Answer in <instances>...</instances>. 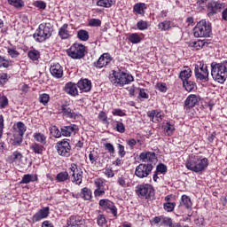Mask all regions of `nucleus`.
Listing matches in <instances>:
<instances>
[{
	"instance_id": "a19ab883",
	"label": "nucleus",
	"mask_w": 227,
	"mask_h": 227,
	"mask_svg": "<svg viewBox=\"0 0 227 227\" xmlns=\"http://www.w3.org/2000/svg\"><path fill=\"white\" fill-rule=\"evenodd\" d=\"M8 106H10L8 97H6L3 92H0V109H6Z\"/></svg>"
},
{
	"instance_id": "6e6d98bb",
	"label": "nucleus",
	"mask_w": 227,
	"mask_h": 227,
	"mask_svg": "<svg viewBox=\"0 0 227 227\" xmlns=\"http://www.w3.org/2000/svg\"><path fill=\"white\" fill-rule=\"evenodd\" d=\"M97 4L103 8H111L113 6V0H98Z\"/></svg>"
},
{
	"instance_id": "f8f14e48",
	"label": "nucleus",
	"mask_w": 227,
	"mask_h": 227,
	"mask_svg": "<svg viewBox=\"0 0 227 227\" xmlns=\"http://www.w3.org/2000/svg\"><path fill=\"white\" fill-rule=\"evenodd\" d=\"M194 74L196 79L199 81L208 82V66L205 64H200V67L198 65L195 66Z\"/></svg>"
},
{
	"instance_id": "a211bd4d",
	"label": "nucleus",
	"mask_w": 227,
	"mask_h": 227,
	"mask_svg": "<svg viewBox=\"0 0 227 227\" xmlns=\"http://www.w3.org/2000/svg\"><path fill=\"white\" fill-rule=\"evenodd\" d=\"M77 132H79V126L76 124L61 127V134L63 137H72V135L75 136Z\"/></svg>"
},
{
	"instance_id": "052dcab7",
	"label": "nucleus",
	"mask_w": 227,
	"mask_h": 227,
	"mask_svg": "<svg viewBox=\"0 0 227 227\" xmlns=\"http://www.w3.org/2000/svg\"><path fill=\"white\" fill-rule=\"evenodd\" d=\"M118 155L121 159H123L127 155L125 146L121 144H117Z\"/></svg>"
},
{
	"instance_id": "6e6552de",
	"label": "nucleus",
	"mask_w": 227,
	"mask_h": 227,
	"mask_svg": "<svg viewBox=\"0 0 227 227\" xmlns=\"http://www.w3.org/2000/svg\"><path fill=\"white\" fill-rule=\"evenodd\" d=\"M69 141L70 139L64 138L56 143L55 149L60 157H70L72 155V145Z\"/></svg>"
},
{
	"instance_id": "dca6fc26",
	"label": "nucleus",
	"mask_w": 227,
	"mask_h": 227,
	"mask_svg": "<svg viewBox=\"0 0 227 227\" xmlns=\"http://www.w3.org/2000/svg\"><path fill=\"white\" fill-rule=\"evenodd\" d=\"M84 226V219L79 215H73L67 220L66 227H82Z\"/></svg>"
},
{
	"instance_id": "bf43d9fd",
	"label": "nucleus",
	"mask_w": 227,
	"mask_h": 227,
	"mask_svg": "<svg viewBox=\"0 0 227 227\" xmlns=\"http://www.w3.org/2000/svg\"><path fill=\"white\" fill-rule=\"evenodd\" d=\"M89 26L90 27H100L102 26V20L99 19H90L89 20Z\"/></svg>"
},
{
	"instance_id": "0e129e2a",
	"label": "nucleus",
	"mask_w": 227,
	"mask_h": 227,
	"mask_svg": "<svg viewBox=\"0 0 227 227\" xmlns=\"http://www.w3.org/2000/svg\"><path fill=\"white\" fill-rule=\"evenodd\" d=\"M52 134H53V137H55L56 139H59V137L63 136L61 133V128L59 129L56 126H53Z\"/></svg>"
},
{
	"instance_id": "7c9ffc66",
	"label": "nucleus",
	"mask_w": 227,
	"mask_h": 227,
	"mask_svg": "<svg viewBox=\"0 0 227 227\" xmlns=\"http://www.w3.org/2000/svg\"><path fill=\"white\" fill-rule=\"evenodd\" d=\"M33 137L36 143H39V145H43L44 146L47 145V136L43 133L35 132L33 134Z\"/></svg>"
},
{
	"instance_id": "5701e85b",
	"label": "nucleus",
	"mask_w": 227,
	"mask_h": 227,
	"mask_svg": "<svg viewBox=\"0 0 227 227\" xmlns=\"http://www.w3.org/2000/svg\"><path fill=\"white\" fill-rule=\"evenodd\" d=\"M77 83H74L72 82H69L66 83L64 87V91L67 93V95H70L71 97H77L79 95V90H77Z\"/></svg>"
},
{
	"instance_id": "c85d7f7f",
	"label": "nucleus",
	"mask_w": 227,
	"mask_h": 227,
	"mask_svg": "<svg viewBox=\"0 0 227 227\" xmlns=\"http://www.w3.org/2000/svg\"><path fill=\"white\" fill-rule=\"evenodd\" d=\"M179 207H185L187 210L192 209V200L188 195H182Z\"/></svg>"
},
{
	"instance_id": "79ce46f5",
	"label": "nucleus",
	"mask_w": 227,
	"mask_h": 227,
	"mask_svg": "<svg viewBox=\"0 0 227 227\" xmlns=\"http://www.w3.org/2000/svg\"><path fill=\"white\" fill-rule=\"evenodd\" d=\"M117 184L123 189L129 187V183L127 182V176L125 175H119L117 176Z\"/></svg>"
},
{
	"instance_id": "20e7f679",
	"label": "nucleus",
	"mask_w": 227,
	"mask_h": 227,
	"mask_svg": "<svg viewBox=\"0 0 227 227\" xmlns=\"http://www.w3.org/2000/svg\"><path fill=\"white\" fill-rule=\"evenodd\" d=\"M110 81L113 84H119V86H125L134 82V76L123 71H114L110 75Z\"/></svg>"
},
{
	"instance_id": "4d7b16f0",
	"label": "nucleus",
	"mask_w": 227,
	"mask_h": 227,
	"mask_svg": "<svg viewBox=\"0 0 227 227\" xmlns=\"http://www.w3.org/2000/svg\"><path fill=\"white\" fill-rule=\"evenodd\" d=\"M175 207H176V202H165L163 204V208L166 212H173V210H175Z\"/></svg>"
},
{
	"instance_id": "13d9d810",
	"label": "nucleus",
	"mask_w": 227,
	"mask_h": 227,
	"mask_svg": "<svg viewBox=\"0 0 227 227\" xmlns=\"http://www.w3.org/2000/svg\"><path fill=\"white\" fill-rule=\"evenodd\" d=\"M115 123V130L120 134H125V124L120 121H116Z\"/></svg>"
},
{
	"instance_id": "9d476101",
	"label": "nucleus",
	"mask_w": 227,
	"mask_h": 227,
	"mask_svg": "<svg viewBox=\"0 0 227 227\" xmlns=\"http://www.w3.org/2000/svg\"><path fill=\"white\" fill-rule=\"evenodd\" d=\"M153 165L151 163H140L135 169V175L137 178H147L152 175Z\"/></svg>"
},
{
	"instance_id": "680f3d73",
	"label": "nucleus",
	"mask_w": 227,
	"mask_h": 227,
	"mask_svg": "<svg viewBox=\"0 0 227 227\" xmlns=\"http://www.w3.org/2000/svg\"><path fill=\"white\" fill-rule=\"evenodd\" d=\"M156 171L161 175H166L168 173V167L163 163H160L156 167Z\"/></svg>"
},
{
	"instance_id": "473e14b6",
	"label": "nucleus",
	"mask_w": 227,
	"mask_h": 227,
	"mask_svg": "<svg viewBox=\"0 0 227 227\" xmlns=\"http://www.w3.org/2000/svg\"><path fill=\"white\" fill-rule=\"evenodd\" d=\"M23 140H24V137L20 135H17L16 133H13L12 137L10 139V143L12 146H20V145H22Z\"/></svg>"
},
{
	"instance_id": "4c0bfd02",
	"label": "nucleus",
	"mask_w": 227,
	"mask_h": 227,
	"mask_svg": "<svg viewBox=\"0 0 227 227\" xmlns=\"http://www.w3.org/2000/svg\"><path fill=\"white\" fill-rule=\"evenodd\" d=\"M162 129L167 136L171 137L173 136V132H175V124H171V122H166Z\"/></svg>"
},
{
	"instance_id": "393cba45",
	"label": "nucleus",
	"mask_w": 227,
	"mask_h": 227,
	"mask_svg": "<svg viewBox=\"0 0 227 227\" xmlns=\"http://www.w3.org/2000/svg\"><path fill=\"white\" fill-rule=\"evenodd\" d=\"M12 129L14 134L21 136L22 137H24V134H26V130H27V127H26V124L22 121H18L13 125Z\"/></svg>"
},
{
	"instance_id": "2f4dec72",
	"label": "nucleus",
	"mask_w": 227,
	"mask_h": 227,
	"mask_svg": "<svg viewBox=\"0 0 227 227\" xmlns=\"http://www.w3.org/2000/svg\"><path fill=\"white\" fill-rule=\"evenodd\" d=\"M190 47L195 49V51H201L204 47H208V43L205 40H198L190 43Z\"/></svg>"
},
{
	"instance_id": "774afa93",
	"label": "nucleus",
	"mask_w": 227,
	"mask_h": 227,
	"mask_svg": "<svg viewBox=\"0 0 227 227\" xmlns=\"http://www.w3.org/2000/svg\"><path fill=\"white\" fill-rule=\"evenodd\" d=\"M98 118L100 121H103V123H107V114H106V112H99Z\"/></svg>"
},
{
	"instance_id": "f03ea898",
	"label": "nucleus",
	"mask_w": 227,
	"mask_h": 227,
	"mask_svg": "<svg viewBox=\"0 0 227 227\" xmlns=\"http://www.w3.org/2000/svg\"><path fill=\"white\" fill-rule=\"evenodd\" d=\"M211 75L216 82L224 84L227 78V60L221 63H211Z\"/></svg>"
},
{
	"instance_id": "4468645a",
	"label": "nucleus",
	"mask_w": 227,
	"mask_h": 227,
	"mask_svg": "<svg viewBox=\"0 0 227 227\" xmlns=\"http://www.w3.org/2000/svg\"><path fill=\"white\" fill-rule=\"evenodd\" d=\"M23 159L24 154H22L20 151L16 150L5 158V161L8 164H15L16 166H20Z\"/></svg>"
},
{
	"instance_id": "ddd939ff",
	"label": "nucleus",
	"mask_w": 227,
	"mask_h": 227,
	"mask_svg": "<svg viewBox=\"0 0 227 227\" xmlns=\"http://www.w3.org/2000/svg\"><path fill=\"white\" fill-rule=\"evenodd\" d=\"M200 100L201 98H200V96L196 94H190L184 100V110L186 113H189L191 109H193V107H196V106L200 104Z\"/></svg>"
},
{
	"instance_id": "7ed1b4c3",
	"label": "nucleus",
	"mask_w": 227,
	"mask_h": 227,
	"mask_svg": "<svg viewBox=\"0 0 227 227\" xmlns=\"http://www.w3.org/2000/svg\"><path fill=\"white\" fill-rule=\"evenodd\" d=\"M210 35H212V23L207 20H201L193 27L195 38H210Z\"/></svg>"
},
{
	"instance_id": "a878e982",
	"label": "nucleus",
	"mask_w": 227,
	"mask_h": 227,
	"mask_svg": "<svg viewBox=\"0 0 227 227\" xmlns=\"http://www.w3.org/2000/svg\"><path fill=\"white\" fill-rule=\"evenodd\" d=\"M39 28L43 31V34L46 36V39L49 40L52 36V25L51 23H41Z\"/></svg>"
},
{
	"instance_id": "09e8293b",
	"label": "nucleus",
	"mask_w": 227,
	"mask_h": 227,
	"mask_svg": "<svg viewBox=\"0 0 227 227\" xmlns=\"http://www.w3.org/2000/svg\"><path fill=\"white\" fill-rule=\"evenodd\" d=\"M104 184H106V180H104V178L102 177L97 178L94 181V185L96 187L95 191H100V190L106 189V186L104 185Z\"/></svg>"
},
{
	"instance_id": "58836bf2",
	"label": "nucleus",
	"mask_w": 227,
	"mask_h": 227,
	"mask_svg": "<svg viewBox=\"0 0 227 227\" xmlns=\"http://www.w3.org/2000/svg\"><path fill=\"white\" fill-rule=\"evenodd\" d=\"M77 38L81 42H88L90 40V33L88 30L81 29L77 32Z\"/></svg>"
},
{
	"instance_id": "e2e57ef3",
	"label": "nucleus",
	"mask_w": 227,
	"mask_h": 227,
	"mask_svg": "<svg viewBox=\"0 0 227 227\" xmlns=\"http://www.w3.org/2000/svg\"><path fill=\"white\" fill-rule=\"evenodd\" d=\"M7 53L11 58H19L20 55L15 48H7Z\"/></svg>"
},
{
	"instance_id": "c756f323",
	"label": "nucleus",
	"mask_w": 227,
	"mask_h": 227,
	"mask_svg": "<svg viewBox=\"0 0 227 227\" xmlns=\"http://www.w3.org/2000/svg\"><path fill=\"white\" fill-rule=\"evenodd\" d=\"M192 75V70L190 69L189 67H184V69L180 72L179 79L184 82L185 81H189Z\"/></svg>"
},
{
	"instance_id": "9b49d317",
	"label": "nucleus",
	"mask_w": 227,
	"mask_h": 227,
	"mask_svg": "<svg viewBox=\"0 0 227 227\" xmlns=\"http://www.w3.org/2000/svg\"><path fill=\"white\" fill-rule=\"evenodd\" d=\"M112 61L113 57L111 56V53L106 52L103 53L97 61L93 62L92 67H94V68H97L98 70H100L102 68H106V67H109Z\"/></svg>"
},
{
	"instance_id": "6ab92c4d",
	"label": "nucleus",
	"mask_w": 227,
	"mask_h": 227,
	"mask_svg": "<svg viewBox=\"0 0 227 227\" xmlns=\"http://www.w3.org/2000/svg\"><path fill=\"white\" fill-rule=\"evenodd\" d=\"M147 117L150 118L153 123H160V121L164 120V113L160 110H151L147 112Z\"/></svg>"
},
{
	"instance_id": "8fccbe9b",
	"label": "nucleus",
	"mask_w": 227,
	"mask_h": 227,
	"mask_svg": "<svg viewBox=\"0 0 227 227\" xmlns=\"http://www.w3.org/2000/svg\"><path fill=\"white\" fill-rule=\"evenodd\" d=\"M97 224L99 227L107 226V218H106V215H98L97 216Z\"/></svg>"
},
{
	"instance_id": "864d4df0",
	"label": "nucleus",
	"mask_w": 227,
	"mask_h": 227,
	"mask_svg": "<svg viewBox=\"0 0 227 227\" xmlns=\"http://www.w3.org/2000/svg\"><path fill=\"white\" fill-rule=\"evenodd\" d=\"M50 100H51V96H49V94L43 93L39 95V102L40 104H43V106H47Z\"/></svg>"
},
{
	"instance_id": "de8ad7c7",
	"label": "nucleus",
	"mask_w": 227,
	"mask_h": 227,
	"mask_svg": "<svg viewBox=\"0 0 227 227\" xmlns=\"http://www.w3.org/2000/svg\"><path fill=\"white\" fill-rule=\"evenodd\" d=\"M183 87L188 92H191V91H192V90H194V88H196V82H194L191 80H186L185 82H183Z\"/></svg>"
},
{
	"instance_id": "0eeeda50",
	"label": "nucleus",
	"mask_w": 227,
	"mask_h": 227,
	"mask_svg": "<svg viewBox=\"0 0 227 227\" xmlns=\"http://www.w3.org/2000/svg\"><path fill=\"white\" fill-rule=\"evenodd\" d=\"M226 8V4L221 2L220 0H210L206 4L207 17L212 19L214 15H217L221 10Z\"/></svg>"
},
{
	"instance_id": "69168bd1",
	"label": "nucleus",
	"mask_w": 227,
	"mask_h": 227,
	"mask_svg": "<svg viewBox=\"0 0 227 227\" xmlns=\"http://www.w3.org/2000/svg\"><path fill=\"white\" fill-rule=\"evenodd\" d=\"M104 146H105V150H106L108 153H112V154L115 153L114 145H113V144L106 143L104 144Z\"/></svg>"
},
{
	"instance_id": "f704fd0d",
	"label": "nucleus",
	"mask_w": 227,
	"mask_h": 227,
	"mask_svg": "<svg viewBox=\"0 0 227 227\" xmlns=\"http://www.w3.org/2000/svg\"><path fill=\"white\" fill-rule=\"evenodd\" d=\"M34 39L35 42H38L39 43H42V42H45L47 40V37L44 35L42 29H40V27L35 30V33L33 35Z\"/></svg>"
},
{
	"instance_id": "5fc2aeb1",
	"label": "nucleus",
	"mask_w": 227,
	"mask_h": 227,
	"mask_svg": "<svg viewBox=\"0 0 227 227\" xmlns=\"http://www.w3.org/2000/svg\"><path fill=\"white\" fill-rule=\"evenodd\" d=\"M8 81H10L8 73H0V88H4Z\"/></svg>"
},
{
	"instance_id": "bb28decb",
	"label": "nucleus",
	"mask_w": 227,
	"mask_h": 227,
	"mask_svg": "<svg viewBox=\"0 0 227 227\" xmlns=\"http://www.w3.org/2000/svg\"><path fill=\"white\" fill-rule=\"evenodd\" d=\"M45 145L34 142L30 145V150L35 154V155H43V151L45 150Z\"/></svg>"
},
{
	"instance_id": "a18cd8bd",
	"label": "nucleus",
	"mask_w": 227,
	"mask_h": 227,
	"mask_svg": "<svg viewBox=\"0 0 227 227\" xmlns=\"http://www.w3.org/2000/svg\"><path fill=\"white\" fill-rule=\"evenodd\" d=\"M128 40L130 43H141V36L137 33L129 34Z\"/></svg>"
},
{
	"instance_id": "3c124183",
	"label": "nucleus",
	"mask_w": 227,
	"mask_h": 227,
	"mask_svg": "<svg viewBox=\"0 0 227 227\" xmlns=\"http://www.w3.org/2000/svg\"><path fill=\"white\" fill-rule=\"evenodd\" d=\"M148 27H150V24L148 23V21L140 20L137 23V29H138V31H146V29H148Z\"/></svg>"
},
{
	"instance_id": "2eb2a0df",
	"label": "nucleus",
	"mask_w": 227,
	"mask_h": 227,
	"mask_svg": "<svg viewBox=\"0 0 227 227\" xmlns=\"http://www.w3.org/2000/svg\"><path fill=\"white\" fill-rule=\"evenodd\" d=\"M76 86L81 93H90L91 88H93V83L91 82V80H89L88 78H82L78 81Z\"/></svg>"
},
{
	"instance_id": "e433bc0d",
	"label": "nucleus",
	"mask_w": 227,
	"mask_h": 227,
	"mask_svg": "<svg viewBox=\"0 0 227 227\" xmlns=\"http://www.w3.org/2000/svg\"><path fill=\"white\" fill-rule=\"evenodd\" d=\"M82 191V200H84V201H90L91 198H93V192H91V189L88 187H84L81 189Z\"/></svg>"
},
{
	"instance_id": "c03bdc74",
	"label": "nucleus",
	"mask_w": 227,
	"mask_h": 227,
	"mask_svg": "<svg viewBox=\"0 0 227 227\" xmlns=\"http://www.w3.org/2000/svg\"><path fill=\"white\" fill-rule=\"evenodd\" d=\"M27 57L31 61H38V59H40V52L35 49L30 50L27 52Z\"/></svg>"
},
{
	"instance_id": "ea45409f",
	"label": "nucleus",
	"mask_w": 227,
	"mask_h": 227,
	"mask_svg": "<svg viewBox=\"0 0 227 227\" xmlns=\"http://www.w3.org/2000/svg\"><path fill=\"white\" fill-rule=\"evenodd\" d=\"M172 24L171 20L161 21L158 24V29H160L161 31H169L172 27Z\"/></svg>"
},
{
	"instance_id": "603ef678",
	"label": "nucleus",
	"mask_w": 227,
	"mask_h": 227,
	"mask_svg": "<svg viewBox=\"0 0 227 227\" xmlns=\"http://www.w3.org/2000/svg\"><path fill=\"white\" fill-rule=\"evenodd\" d=\"M137 91H138V97H137V98H138L139 100L150 98V95H148V94L146 93V91H147L146 89H143V88H141V87H138V88H137Z\"/></svg>"
},
{
	"instance_id": "423d86ee",
	"label": "nucleus",
	"mask_w": 227,
	"mask_h": 227,
	"mask_svg": "<svg viewBox=\"0 0 227 227\" xmlns=\"http://www.w3.org/2000/svg\"><path fill=\"white\" fill-rule=\"evenodd\" d=\"M67 54L72 59H82L86 56V46L82 43H74L67 50Z\"/></svg>"
},
{
	"instance_id": "37998d69",
	"label": "nucleus",
	"mask_w": 227,
	"mask_h": 227,
	"mask_svg": "<svg viewBox=\"0 0 227 227\" xmlns=\"http://www.w3.org/2000/svg\"><path fill=\"white\" fill-rule=\"evenodd\" d=\"M8 4L17 8V10H20V8H24L25 3L24 0H7Z\"/></svg>"
},
{
	"instance_id": "4be33fe9",
	"label": "nucleus",
	"mask_w": 227,
	"mask_h": 227,
	"mask_svg": "<svg viewBox=\"0 0 227 227\" xmlns=\"http://www.w3.org/2000/svg\"><path fill=\"white\" fill-rule=\"evenodd\" d=\"M59 36L60 40H70L72 38V34L68 30V24L65 23L59 28Z\"/></svg>"
},
{
	"instance_id": "338daca9",
	"label": "nucleus",
	"mask_w": 227,
	"mask_h": 227,
	"mask_svg": "<svg viewBox=\"0 0 227 227\" xmlns=\"http://www.w3.org/2000/svg\"><path fill=\"white\" fill-rule=\"evenodd\" d=\"M89 159L91 164H95L97 160H98V155H97V153L90 152L89 154Z\"/></svg>"
},
{
	"instance_id": "49530a36",
	"label": "nucleus",
	"mask_w": 227,
	"mask_h": 227,
	"mask_svg": "<svg viewBox=\"0 0 227 227\" xmlns=\"http://www.w3.org/2000/svg\"><path fill=\"white\" fill-rule=\"evenodd\" d=\"M57 182H67L70 180V174L67 171L60 172L56 176Z\"/></svg>"
},
{
	"instance_id": "72a5a7b5",
	"label": "nucleus",
	"mask_w": 227,
	"mask_h": 227,
	"mask_svg": "<svg viewBox=\"0 0 227 227\" xmlns=\"http://www.w3.org/2000/svg\"><path fill=\"white\" fill-rule=\"evenodd\" d=\"M31 182H38V175L27 174L22 176L20 184H31Z\"/></svg>"
},
{
	"instance_id": "f257e3e1",
	"label": "nucleus",
	"mask_w": 227,
	"mask_h": 227,
	"mask_svg": "<svg viewBox=\"0 0 227 227\" xmlns=\"http://www.w3.org/2000/svg\"><path fill=\"white\" fill-rule=\"evenodd\" d=\"M208 158L193 155L187 160L185 168L189 169V171L201 175V173L208 168Z\"/></svg>"
},
{
	"instance_id": "cd10ccee",
	"label": "nucleus",
	"mask_w": 227,
	"mask_h": 227,
	"mask_svg": "<svg viewBox=\"0 0 227 227\" xmlns=\"http://www.w3.org/2000/svg\"><path fill=\"white\" fill-rule=\"evenodd\" d=\"M139 157L142 162H153V160H155V153L154 152L141 153Z\"/></svg>"
},
{
	"instance_id": "1a4fd4ad",
	"label": "nucleus",
	"mask_w": 227,
	"mask_h": 227,
	"mask_svg": "<svg viewBox=\"0 0 227 227\" xmlns=\"http://www.w3.org/2000/svg\"><path fill=\"white\" fill-rule=\"evenodd\" d=\"M98 206L100 207L101 210H104L107 214H112L114 217H118V207H116L114 202L109 199L99 200Z\"/></svg>"
},
{
	"instance_id": "aec40b11",
	"label": "nucleus",
	"mask_w": 227,
	"mask_h": 227,
	"mask_svg": "<svg viewBox=\"0 0 227 227\" xmlns=\"http://www.w3.org/2000/svg\"><path fill=\"white\" fill-rule=\"evenodd\" d=\"M60 113L64 118H70L71 120H75V118H77V114L74 112V109L67 105H62L60 106Z\"/></svg>"
},
{
	"instance_id": "b1692460",
	"label": "nucleus",
	"mask_w": 227,
	"mask_h": 227,
	"mask_svg": "<svg viewBox=\"0 0 227 227\" xmlns=\"http://www.w3.org/2000/svg\"><path fill=\"white\" fill-rule=\"evenodd\" d=\"M146 10H148V4L145 3H137L133 6V12H135V15H141V17H145Z\"/></svg>"
},
{
	"instance_id": "39448f33",
	"label": "nucleus",
	"mask_w": 227,
	"mask_h": 227,
	"mask_svg": "<svg viewBox=\"0 0 227 227\" xmlns=\"http://www.w3.org/2000/svg\"><path fill=\"white\" fill-rule=\"evenodd\" d=\"M135 192L141 200H152L155 196V190L149 184H137Z\"/></svg>"
},
{
	"instance_id": "c9c22d12",
	"label": "nucleus",
	"mask_w": 227,
	"mask_h": 227,
	"mask_svg": "<svg viewBox=\"0 0 227 227\" xmlns=\"http://www.w3.org/2000/svg\"><path fill=\"white\" fill-rule=\"evenodd\" d=\"M71 182L75 185H81L82 184V171L77 172L76 174H71Z\"/></svg>"
},
{
	"instance_id": "412c9836",
	"label": "nucleus",
	"mask_w": 227,
	"mask_h": 227,
	"mask_svg": "<svg viewBox=\"0 0 227 227\" xmlns=\"http://www.w3.org/2000/svg\"><path fill=\"white\" fill-rule=\"evenodd\" d=\"M50 72L55 79H61V77H63V67H61L59 63L51 65Z\"/></svg>"
},
{
	"instance_id": "f3484780",
	"label": "nucleus",
	"mask_w": 227,
	"mask_h": 227,
	"mask_svg": "<svg viewBox=\"0 0 227 227\" xmlns=\"http://www.w3.org/2000/svg\"><path fill=\"white\" fill-rule=\"evenodd\" d=\"M49 214H51V207H49L39 209L38 212L32 216V223H39L42 219H47L49 217Z\"/></svg>"
}]
</instances>
